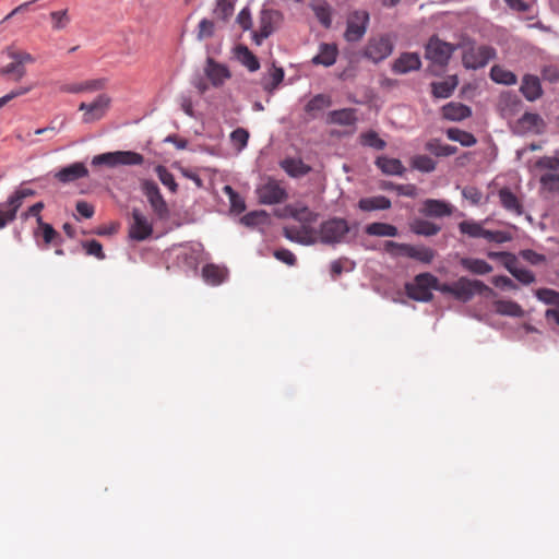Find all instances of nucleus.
Returning a JSON list of instances; mask_svg holds the SVG:
<instances>
[{"mask_svg": "<svg viewBox=\"0 0 559 559\" xmlns=\"http://www.w3.org/2000/svg\"><path fill=\"white\" fill-rule=\"evenodd\" d=\"M436 283L437 276L429 272L417 274L412 282L405 283V294L415 301L429 302L433 298L432 290Z\"/></svg>", "mask_w": 559, "mask_h": 559, "instance_id": "1", "label": "nucleus"}, {"mask_svg": "<svg viewBox=\"0 0 559 559\" xmlns=\"http://www.w3.org/2000/svg\"><path fill=\"white\" fill-rule=\"evenodd\" d=\"M144 157L142 154L133 151H115L95 155L92 158V166H105L115 168L118 166H134L142 165Z\"/></svg>", "mask_w": 559, "mask_h": 559, "instance_id": "2", "label": "nucleus"}, {"mask_svg": "<svg viewBox=\"0 0 559 559\" xmlns=\"http://www.w3.org/2000/svg\"><path fill=\"white\" fill-rule=\"evenodd\" d=\"M349 230L348 222L345 218H329L320 224L318 242L332 246L344 242Z\"/></svg>", "mask_w": 559, "mask_h": 559, "instance_id": "3", "label": "nucleus"}, {"mask_svg": "<svg viewBox=\"0 0 559 559\" xmlns=\"http://www.w3.org/2000/svg\"><path fill=\"white\" fill-rule=\"evenodd\" d=\"M491 294H493V290L479 280L461 276L454 282V299L461 302H468L476 295L488 296Z\"/></svg>", "mask_w": 559, "mask_h": 559, "instance_id": "4", "label": "nucleus"}, {"mask_svg": "<svg viewBox=\"0 0 559 559\" xmlns=\"http://www.w3.org/2000/svg\"><path fill=\"white\" fill-rule=\"evenodd\" d=\"M394 44L389 35L370 37L362 49V57L380 63L393 52Z\"/></svg>", "mask_w": 559, "mask_h": 559, "instance_id": "5", "label": "nucleus"}, {"mask_svg": "<svg viewBox=\"0 0 559 559\" xmlns=\"http://www.w3.org/2000/svg\"><path fill=\"white\" fill-rule=\"evenodd\" d=\"M169 255L173 258V264L186 273H195L199 266L200 254L192 246H174Z\"/></svg>", "mask_w": 559, "mask_h": 559, "instance_id": "6", "label": "nucleus"}, {"mask_svg": "<svg viewBox=\"0 0 559 559\" xmlns=\"http://www.w3.org/2000/svg\"><path fill=\"white\" fill-rule=\"evenodd\" d=\"M370 16L365 10H356L348 14L344 39L347 43H357L361 40L368 29Z\"/></svg>", "mask_w": 559, "mask_h": 559, "instance_id": "7", "label": "nucleus"}, {"mask_svg": "<svg viewBox=\"0 0 559 559\" xmlns=\"http://www.w3.org/2000/svg\"><path fill=\"white\" fill-rule=\"evenodd\" d=\"M496 49L488 45L467 48L462 56L463 66L466 69L478 70L496 58Z\"/></svg>", "mask_w": 559, "mask_h": 559, "instance_id": "8", "label": "nucleus"}, {"mask_svg": "<svg viewBox=\"0 0 559 559\" xmlns=\"http://www.w3.org/2000/svg\"><path fill=\"white\" fill-rule=\"evenodd\" d=\"M141 190L146 197L152 210L159 219L169 216V209L164 200L157 183L153 180L145 179L141 182Z\"/></svg>", "mask_w": 559, "mask_h": 559, "instance_id": "9", "label": "nucleus"}, {"mask_svg": "<svg viewBox=\"0 0 559 559\" xmlns=\"http://www.w3.org/2000/svg\"><path fill=\"white\" fill-rule=\"evenodd\" d=\"M454 50L455 47L452 44L433 36L426 46L425 57L432 63L444 67L449 63Z\"/></svg>", "mask_w": 559, "mask_h": 559, "instance_id": "10", "label": "nucleus"}, {"mask_svg": "<svg viewBox=\"0 0 559 559\" xmlns=\"http://www.w3.org/2000/svg\"><path fill=\"white\" fill-rule=\"evenodd\" d=\"M255 194L260 204L274 205L284 202L288 194L287 191L274 179H269L265 183L255 189Z\"/></svg>", "mask_w": 559, "mask_h": 559, "instance_id": "11", "label": "nucleus"}, {"mask_svg": "<svg viewBox=\"0 0 559 559\" xmlns=\"http://www.w3.org/2000/svg\"><path fill=\"white\" fill-rule=\"evenodd\" d=\"M111 99L106 94L98 95L92 103H81L79 110L84 111L82 121L93 123L105 117L110 107Z\"/></svg>", "mask_w": 559, "mask_h": 559, "instance_id": "12", "label": "nucleus"}, {"mask_svg": "<svg viewBox=\"0 0 559 559\" xmlns=\"http://www.w3.org/2000/svg\"><path fill=\"white\" fill-rule=\"evenodd\" d=\"M132 223L129 227V238L135 241H143L153 234V225L140 209L134 207L131 212Z\"/></svg>", "mask_w": 559, "mask_h": 559, "instance_id": "13", "label": "nucleus"}, {"mask_svg": "<svg viewBox=\"0 0 559 559\" xmlns=\"http://www.w3.org/2000/svg\"><path fill=\"white\" fill-rule=\"evenodd\" d=\"M87 176L88 169L82 162H75L73 164H70L66 167L60 168L58 171L53 174L55 179H57L60 183L63 185L74 182Z\"/></svg>", "mask_w": 559, "mask_h": 559, "instance_id": "14", "label": "nucleus"}, {"mask_svg": "<svg viewBox=\"0 0 559 559\" xmlns=\"http://www.w3.org/2000/svg\"><path fill=\"white\" fill-rule=\"evenodd\" d=\"M420 68L421 60L417 52H403L391 66V70L395 74H406Z\"/></svg>", "mask_w": 559, "mask_h": 559, "instance_id": "15", "label": "nucleus"}, {"mask_svg": "<svg viewBox=\"0 0 559 559\" xmlns=\"http://www.w3.org/2000/svg\"><path fill=\"white\" fill-rule=\"evenodd\" d=\"M204 72L214 87L222 86L231 76L229 69L225 64L218 63L212 58H207Z\"/></svg>", "mask_w": 559, "mask_h": 559, "instance_id": "16", "label": "nucleus"}, {"mask_svg": "<svg viewBox=\"0 0 559 559\" xmlns=\"http://www.w3.org/2000/svg\"><path fill=\"white\" fill-rule=\"evenodd\" d=\"M420 213L427 217H445L452 214V206L443 200L427 199L423 202Z\"/></svg>", "mask_w": 559, "mask_h": 559, "instance_id": "17", "label": "nucleus"}, {"mask_svg": "<svg viewBox=\"0 0 559 559\" xmlns=\"http://www.w3.org/2000/svg\"><path fill=\"white\" fill-rule=\"evenodd\" d=\"M522 106V100L514 93L506 92L499 98L498 107L503 118H513L520 112Z\"/></svg>", "mask_w": 559, "mask_h": 559, "instance_id": "18", "label": "nucleus"}, {"mask_svg": "<svg viewBox=\"0 0 559 559\" xmlns=\"http://www.w3.org/2000/svg\"><path fill=\"white\" fill-rule=\"evenodd\" d=\"M33 235L36 239L39 236L43 238L45 248H48L49 245L61 246L63 242L61 235L51 224L44 222L43 218L38 219L37 228L34 230Z\"/></svg>", "mask_w": 559, "mask_h": 559, "instance_id": "19", "label": "nucleus"}, {"mask_svg": "<svg viewBox=\"0 0 559 559\" xmlns=\"http://www.w3.org/2000/svg\"><path fill=\"white\" fill-rule=\"evenodd\" d=\"M337 56L338 49L335 44L321 43L319 45V52L312 57L311 63L329 68L336 62Z\"/></svg>", "mask_w": 559, "mask_h": 559, "instance_id": "20", "label": "nucleus"}, {"mask_svg": "<svg viewBox=\"0 0 559 559\" xmlns=\"http://www.w3.org/2000/svg\"><path fill=\"white\" fill-rule=\"evenodd\" d=\"M284 76V69L273 62L267 72L261 78L260 84L265 92L272 94L283 82Z\"/></svg>", "mask_w": 559, "mask_h": 559, "instance_id": "21", "label": "nucleus"}, {"mask_svg": "<svg viewBox=\"0 0 559 559\" xmlns=\"http://www.w3.org/2000/svg\"><path fill=\"white\" fill-rule=\"evenodd\" d=\"M520 92L528 102L538 99L543 95L539 78L533 74H525L522 79Z\"/></svg>", "mask_w": 559, "mask_h": 559, "instance_id": "22", "label": "nucleus"}, {"mask_svg": "<svg viewBox=\"0 0 559 559\" xmlns=\"http://www.w3.org/2000/svg\"><path fill=\"white\" fill-rule=\"evenodd\" d=\"M442 117L449 121H462L472 116V109L462 103L450 102L442 109Z\"/></svg>", "mask_w": 559, "mask_h": 559, "instance_id": "23", "label": "nucleus"}, {"mask_svg": "<svg viewBox=\"0 0 559 559\" xmlns=\"http://www.w3.org/2000/svg\"><path fill=\"white\" fill-rule=\"evenodd\" d=\"M228 277V270L213 263L205 264L202 269V278L211 286L223 284Z\"/></svg>", "mask_w": 559, "mask_h": 559, "instance_id": "24", "label": "nucleus"}, {"mask_svg": "<svg viewBox=\"0 0 559 559\" xmlns=\"http://www.w3.org/2000/svg\"><path fill=\"white\" fill-rule=\"evenodd\" d=\"M309 8L324 28L329 29L332 26L333 9L328 1L312 0Z\"/></svg>", "mask_w": 559, "mask_h": 559, "instance_id": "25", "label": "nucleus"}, {"mask_svg": "<svg viewBox=\"0 0 559 559\" xmlns=\"http://www.w3.org/2000/svg\"><path fill=\"white\" fill-rule=\"evenodd\" d=\"M374 165L384 174L389 176H403L405 167L399 158H391L384 155L378 156Z\"/></svg>", "mask_w": 559, "mask_h": 559, "instance_id": "26", "label": "nucleus"}, {"mask_svg": "<svg viewBox=\"0 0 559 559\" xmlns=\"http://www.w3.org/2000/svg\"><path fill=\"white\" fill-rule=\"evenodd\" d=\"M281 168L293 178H300L311 171V167L305 164L300 158L287 157L281 163Z\"/></svg>", "mask_w": 559, "mask_h": 559, "instance_id": "27", "label": "nucleus"}, {"mask_svg": "<svg viewBox=\"0 0 559 559\" xmlns=\"http://www.w3.org/2000/svg\"><path fill=\"white\" fill-rule=\"evenodd\" d=\"M498 197L502 207L516 215L523 214V205L519 198L508 187H503L498 191Z\"/></svg>", "mask_w": 559, "mask_h": 559, "instance_id": "28", "label": "nucleus"}, {"mask_svg": "<svg viewBox=\"0 0 559 559\" xmlns=\"http://www.w3.org/2000/svg\"><path fill=\"white\" fill-rule=\"evenodd\" d=\"M391 200L384 195L361 198L358 201V209L364 212L384 211L391 207Z\"/></svg>", "mask_w": 559, "mask_h": 559, "instance_id": "29", "label": "nucleus"}, {"mask_svg": "<svg viewBox=\"0 0 559 559\" xmlns=\"http://www.w3.org/2000/svg\"><path fill=\"white\" fill-rule=\"evenodd\" d=\"M357 121L356 109L342 108L332 110L328 115V122L337 126H354Z\"/></svg>", "mask_w": 559, "mask_h": 559, "instance_id": "30", "label": "nucleus"}, {"mask_svg": "<svg viewBox=\"0 0 559 559\" xmlns=\"http://www.w3.org/2000/svg\"><path fill=\"white\" fill-rule=\"evenodd\" d=\"M459 84L456 75H451L440 82L431 83V94L436 98H449Z\"/></svg>", "mask_w": 559, "mask_h": 559, "instance_id": "31", "label": "nucleus"}, {"mask_svg": "<svg viewBox=\"0 0 559 559\" xmlns=\"http://www.w3.org/2000/svg\"><path fill=\"white\" fill-rule=\"evenodd\" d=\"M289 216L300 224H313L317 222L319 214L311 211L308 206L296 204L287 207Z\"/></svg>", "mask_w": 559, "mask_h": 559, "instance_id": "32", "label": "nucleus"}, {"mask_svg": "<svg viewBox=\"0 0 559 559\" xmlns=\"http://www.w3.org/2000/svg\"><path fill=\"white\" fill-rule=\"evenodd\" d=\"M496 313L511 318L524 317V310L520 304L513 300H496L493 302Z\"/></svg>", "mask_w": 559, "mask_h": 559, "instance_id": "33", "label": "nucleus"}, {"mask_svg": "<svg viewBox=\"0 0 559 559\" xmlns=\"http://www.w3.org/2000/svg\"><path fill=\"white\" fill-rule=\"evenodd\" d=\"M235 56L237 60L246 67L250 72H255L260 69L259 59L253 52L245 45H238L235 48Z\"/></svg>", "mask_w": 559, "mask_h": 559, "instance_id": "34", "label": "nucleus"}, {"mask_svg": "<svg viewBox=\"0 0 559 559\" xmlns=\"http://www.w3.org/2000/svg\"><path fill=\"white\" fill-rule=\"evenodd\" d=\"M409 229L415 235L430 237L437 235L441 230V226L423 218H414L409 223Z\"/></svg>", "mask_w": 559, "mask_h": 559, "instance_id": "35", "label": "nucleus"}, {"mask_svg": "<svg viewBox=\"0 0 559 559\" xmlns=\"http://www.w3.org/2000/svg\"><path fill=\"white\" fill-rule=\"evenodd\" d=\"M273 31L271 12L262 11L259 29L252 34V39L257 45H261L262 41L273 33Z\"/></svg>", "mask_w": 559, "mask_h": 559, "instance_id": "36", "label": "nucleus"}, {"mask_svg": "<svg viewBox=\"0 0 559 559\" xmlns=\"http://www.w3.org/2000/svg\"><path fill=\"white\" fill-rule=\"evenodd\" d=\"M460 264L464 270L476 275H485L492 271V266L483 259L462 258Z\"/></svg>", "mask_w": 559, "mask_h": 559, "instance_id": "37", "label": "nucleus"}, {"mask_svg": "<svg viewBox=\"0 0 559 559\" xmlns=\"http://www.w3.org/2000/svg\"><path fill=\"white\" fill-rule=\"evenodd\" d=\"M283 235L289 241L302 245V246H312L317 243V239L309 238L307 233L300 231L297 225H287L283 227Z\"/></svg>", "mask_w": 559, "mask_h": 559, "instance_id": "38", "label": "nucleus"}, {"mask_svg": "<svg viewBox=\"0 0 559 559\" xmlns=\"http://www.w3.org/2000/svg\"><path fill=\"white\" fill-rule=\"evenodd\" d=\"M365 231L369 236L396 237L399 229L394 225L382 222H374L366 226Z\"/></svg>", "mask_w": 559, "mask_h": 559, "instance_id": "39", "label": "nucleus"}, {"mask_svg": "<svg viewBox=\"0 0 559 559\" xmlns=\"http://www.w3.org/2000/svg\"><path fill=\"white\" fill-rule=\"evenodd\" d=\"M489 75L490 79L498 84L510 86L516 84L518 82L515 73L498 64L490 69Z\"/></svg>", "mask_w": 559, "mask_h": 559, "instance_id": "40", "label": "nucleus"}, {"mask_svg": "<svg viewBox=\"0 0 559 559\" xmlns=\"http://www.w3.org/2000/svg\"><path fill=\"white\" fill-rule=\"evenodd\" d=\"M445 134L449 140L459 142L462 146L465 147L474 146L477 143V139L473 133L459 128H449L445 131Z\"/></svg>", "mask_w": 559, "mask_h": 559, "instance_id": "41", "label": "nucleus"}, {"mask_svg": "<svg viewBox=\"0 0 559 559\" xmlns=\"http://www.w3.org/2000/svg\"><path fill=\"white\" fill-rule=\"evenodd\" d=\"M25 183L26 182H23L8 197L9 204L13 205L17 212L26 198L35 197L37 194L36 190L24 187Z\"/></svg>", "mask_w": 559, "mask_h": 559, "instance_id": "42", "label": "nucleus"}, {"mask_svg": "<svg viewBox=\"0 0 559 559\" xmlns=\"http://www.w3.org/2000/svg\"><path fill=\"white\" fill-rule=\"evenodd\" d=\"M105 85V80L96 79L83 83H75L62 86V91L67 93L78 94L84 91H98Z\"/></svg>", "mask_w": 559, "mask_h": 559, "instance_id": "43", "label": "nucleus"}, {"mask_svg": "<svg viewBox=\"0 0 559 559\" xmlns=\"http://www.w3.org/2000/svg\"><path fill=\"white\" fill-rule=\"evenodd\" d=\"M331 105L332 99L329 95L317 94L305 105V111L314 117L316 112H319Z\"/></svg>", "mask_w": 559, "mask_h": 559, "instance_id": "44", "label": "nucleus"}, {"mask_svg": "<svg viewBox=\"0 0 559 559\" xmlns=\"http://www.w3.org/2000/svg\"><path fill=\"white\" fill-rule=\"evenodd\" d=\"M414 245L400 243L393 240L384 241V251L392 258L405 257L411 259Z\"/></svg>", "mask_w": 559, "mask_h": 559, "instance_id": "45", "label": "nucleus"}, {"mask_svg": "<svg viewBox=\"0 0 559 559\" xmlns=\"http://www.w3.org/2000/svg\"><path fill=\"white\" fill-rule=\"evenodd\" d=\"M542 118L538 114L524 112L516 121V129L520 132H532L542 122Z\"/></svg>", "mask_w": 559, "mask_h": 559, "instance_id": "46", "label": "nucleus"}, {"mask_svg": "<svg viewBox=\"0 0 559 559\" xmlns=\"http://www.w3.org/2000/svg\"><path fill=\"white\" fill-rule=\"evenodd\" d=\"M488 258L492 260H500L503 266L508 270V272L512 275L518 267V258L515 254L507 251L499 252H488Z\"/></svg>", "mask_w": 559, "mask_h": 559, "instance_id": "47", "label": "nucleus"}, {"mask_svg": "<svg viewBox=\"0 0 559 559\" xmlns=\"http://www.w3.org/2000/svg\"><path fill=\"white\" fill-rule=\"evenodd\" d=\"M235 5L229 0H216L213 14L215 17L224 23L228 22L234 14Z\"/></svg>", "mask_w": 559, "mask_h": 559, "instance_id": "48", "label": "nucleus"}, {"mask_svg": "<svg viewBox=\"0 0 559 559\" xmlns=\"http://www.w3.org/2000/svg\"><path fill=\"white\" fill-rule=\"evenodd\" d=\"M360 144L378 151L384 150L386 146V142L373 130L360 134Z\"/></svg>", "mask_w": 559, "mask_h": 559, "instance_id": "49", "label": "nucleus"}, {"mask_svg": "<svg viewBox=\"0 0 559 559\" xmlns=\"http://www.w3.org/2000/svg\"><path fill=\"white\" fill-rule=\"evenodd\" d=\"M17 217V211L13 205L9 204V200L7 199L4 202L0 203V230L4 229L11 223H13Z\"/></svg>", "mask_w": 559, "mask_h": 559, "instance_id": "50", "label": "nucleus"}, {"mask_svg": "<svg viewBox=\"0 0 559 559\" xmlns=\"http://www.w3.org/2000/svg\"><path fill=\"white\" fill-rule=\"evenodd\" d=\"M459 229L471 238H484L485 228L478 222L463 221L459 224Z\"/></svg>", "mask_w": 559, "mask_h": 559, "instance_id": "51", "label": "nucleus"}, {"mask_svg": "<svg viewBox=\"0 0 559 559\" xmlns=\"http://www.w3.org/2000/svg\"><path fill=\"white\" fill-rule=\"evenodd\" d=\"M426 150L436 156H451L457 152L456 146L442 144L437 140L427 142Z\"/></svg>", "mask_w": 559, "mask_h": 559, "instance_id": "52", "label": "nucleus"}, {"mask_svg": "<svg viewBox=\"0 0 559 559\" xmlns=\"http://www.w3.org/2000/svg\"><path fill=\"white\" fill-rule=\"evenodd\" d=\"M534 295L540 302L559 308V292L551 288H538Z\"/></svg>", "mask_w": 559, "mask_h": 559, "instance_id": "53", "label": "nucleus"}, {"mask_svg": "<svg viewBox=\"0 0 559 559\" xmlns=\"http://www.w3.org/2000/svg\"><path fill=\"white\" fill-rule=\"evenodd\" d=\"M436 257V251L426 246H414L411 259L424 264H430Z\"/></svg>", "mask_w": 559, "mask_h": 559, "instance_id": "54", "label": "nucleus"}, {"mask_svg": "<svg viewBox=\"0 0 559 559\" xmlns=\"http://www.w3.org/2000/svg\"><path fill=\"white\" fill-rule=\"evenodd\" d=\"M155 173L160 182L167 187L173 193L177 192L178 185L175 180L174 175L164 165H157Z\"/></svg>", "mask_w": 559, "mask_h": 559, "instance_id": "55", "label": "nucleus"}, {"mask_svg": "<svg viewBox=\"0 0 559 559\" xmlns=\"http://www.w3.org/2000/svg\"><path fill=\"white\" fill-rule=\"evenodd\" d=\"M412 167L421 173H431L436 169L437 163L428 155H416L412 158Z\"/></svg>", "mask_w": 559, "mask_h": 559, "instance_id": "56", "label": "nucleus"}, {"mask_svg": "<svg viewBox=\"0 0 559 559\" xmlns=\"http://www.w3.org/2000/svg\"><path fill=\"white\" fill-rule=\"evenodd\" d=\"M81 245L87 255H93L98 260H104L106 258V254L103 250V246L99 241L95 239L85 240L82 241Z\"/></svg>", "mask_w": 559, "mask_h": 559, "instance_id": "57", "label": "nucleus"}, {"mask_svg": "<svg viewBox=\"0 0 559 559\" xmlns=\"http://www.w3.org/2000/svg\"><path fill=\"white\" fill-rule=\"evenodd\" d=\"M10 74H14L15 75L14 80L19 81L26 74V69H25V67H23L22 64H20L19 62H15L13 60V62H11L0 69V75H10Z\"/></svg>", "mask_w": 559, "mask_h": 559, "instance_id": "58", "label": "nucleus"}, {"mask_svg": "<svg viewBox=\"0 0 559 559\" xmlns=\"http://www.w3.org/2000/svg\"><path fill=\"white\" fill-rule=\"evenodd\" d=\"M5 53L9 58L19 62L23 67H25V63H33L35 61V58L31 53L26 51H16L12 47H7Z\"/></svg>", "mask_w": 559, "mask_h": 559, "instance_id": "59", "label": "nucleus"}, {"mask_svg": "<svg viewBox=\"0 0 559 559\" xmlns=\"http://www.w3.org/2000/svg\"><path fill=\"white\" fill-rule=\"evenodd\" d=\"M215 25L214 22L209 19H202L198 25L197 38L203 40L214 35Z\"/></svg>", "mask_w": 559, "mask_h": 559, "instance_id": "60", "label": "nucleus"}, {"mask_svg": "<svg viewBox=\"0 0 559 559\" xmlns=\"http://www.w3.org/2000/svg\"><path fill=\"white\" fill-rule=\"evenodd\" d=\"M267 217V213L263 210L261 211H251L247 214H245L241 218H240V222L248 226V227H253V226H257L258 224L261 223L262 219L266 218Z\"/></svg>", "mask_w": 559, "mask_h": 559, "instance_id": "61", "label": "nucleus"}, {"mask_svg": "<svg viewBox=\"0 0 559 559\" xmlns=\"http://www.w3.org/2000/svg\"><path fill=\"white\" fill-rule=\"evenodd\" d=\"M519 255L532 265H540L546 262L545 254L538 253L532 249L521 250Z\"/></svg>", "mask_w": 559, "mask_h": 559, "instance_id": "62", "label": "nucleus"}, {"mask_svg": "<svg viewBox=\"0 0 559 559\" xmlns=\"http://www.w3.org/2000/svg\"><path fill=\"white\" fill-rule=\"evenodd\" d=\"M484 239L496 242V243H503L512 240V236L508 231L503 230H488L485 229L484 233Z\"/></svg>", "mask_w": 559, "mask_h": 559, "instance_id": "63", "label": "nucleus"}, {"mask_svg": "<svg viewBox=\"0 0 559 559\" xmlns=\"http://www.w3.org/2000/svg\"><path fill=\"white\" fill-rule=\"evenodd\" d=\"M230 140L239 146V150H242L248 144L249 132L243 128H237L230 133Z\"/></svg>", "mask_w": 559, "mask_h": 559, "instance_id": "64", "label": "nucleus"}]
</instances>
